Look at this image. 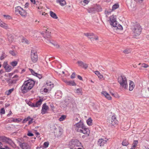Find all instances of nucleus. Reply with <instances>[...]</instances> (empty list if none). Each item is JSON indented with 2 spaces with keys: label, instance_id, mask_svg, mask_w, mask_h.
<instances>
[{
  "label": "nucleus",
  "instance_id": "1",
  "mask_svg": "<svg viewBox=\"0 0 149 149\" xmlns=\"http://www.w3.org/2000/svg\"><path fill=\"white\" fill-rule=\"evenodd\" d=\"M74 126L75 130L77 132L83 134H85L86 135L88 134L89 129L86 127L81 120H80L79 122L75 124Z\"/></svg>",
  "mask_w": 149,
  "mask_h": 149
},
{
  "label": "nucleus",
  "instance_id": "2",
  "mask_svg": "<svg viewBox=\"0 0 149 149\" xmlns=\"http://www.w3.org/2000/svg\"><path fill=\"white\" fill-rule=\"evenodd\" d=\"M35 83V81L31 79L25 81L21 87L22 93L24 94L26 93L33 87Z\"/></svg>",
  "mask_w": 149,
  "mask_h": 149
},
{
  "label": "nucleus",
  "instance_id": "3",
  "mask_svg": "<svg viewBox=\"0 0 149 149\" xmlns=\"http://www.w3.org/2000/svg\"><path fill=\"white\" fill-rule=\"evenodd\" d=\"M109 21L110 24L114 27L116 29H118L120 30L123 29V27L116 21V17L114 15H112L110 17Z\"/></svg>",
  "mask_w": 149,
  "mask_h": 149
},
{
  "label": "nucleus",
  "instance_id": "4",
  "mask_svg": "<svg viewBox=\"0 0 149 149\" xmlns=\"http://www.w3.org/2000/svg\"><path fill=\"white\" fill-rule=\"evenodd\" d=\"M133 35L135 37L139 36L141 33L142 28L139 24H136L132 26L131 28Z\"/></svg>",
  "mask_w": 149,
  "mask_h": 149
},
{
  "label": "nucleus",
  "instance_id": "5",
  "mask_svg": "<svg viewBox=\"0 0 149 149\" xmlns=\"http://www.w3.org/2000/svg\"><path fill=\"white\" fill-rule=\"evenodd\" d=\"M118 81L120 85V86L125 90H127L128 85L127 79L125 77L124 75H121L118 77Z\"/></svg>",
  "mask_w": 149,
  "mask_h": 149
},
{
  "label": "nucleus",
  "instance_id": "6",
  "mask_svg": "<svg viewBox=\"0 0 149 149\" xmlns=\"http://www.w3.org/2000/svg\"><path fill=\"white\" fill-rule=\"evenodd\" d=\"M0 140L3 142L8 143L14 148L16 147V145L11 139L9 138L4 136H0Z\"/></svg>",
  "mask_w": 149,
  "mask_h": 149
},
{
  "label": "nucleus",
  "instance_id": "7",
  "mask_svg": "<svg viewBox=\"0 0 149 149\" xmlns=\"http://www.w3.org/2000/svg\"><path fill=\"white\" fill-rule=\"evenodd\" d=\"M15 11L16 13H19L23 17H26L27 15L26 11L19 6L15 7Z\"/></svg>",
  "mask_w": 149,
  "mask_h": 149
},
{
  "label": "nucleus",
  "instance_id": "8",
  "mask_svg": "<svg viewBox=\"0 0 149 149\" xmlns=\"http://www.w3.org/2000/svg\"><path fill=\"white\" fill-rule=\"evenodd\" d=\"M31 59L33 63L37 62L38 60V56L36 51L33 49L31 51Z\"/></svg>",
  "mask_w": 149,
  "mask_h": 149
},
{
  "label": "nucleus",
  "instance_id": "9",
  "mask_svg": "<svg viewBox=\"0 0 149 149\" xmlns=\"http://www.w3.org/2000/svg\"><path fill=\"white\" fill-rule=\"evenodd\" d=\"M43 101V100L42 99H40L38 101L36 102V103L29 102L27 103V104L31 107H37L40 106Z\"/></svg>",
  "mask_w": 149,
  "mask_h": 149
},
{
  "label": "nucleus",
  "instance_id": "10",
  "mask_svg": "<svg viewBox=\"0 0 149 149\" xmlns=\"http://www.w3.org/2000/svg\"><path fill=\"white\" fill-rule=\"evenodd\" d=\"M85 35L88 38L90 39L91 40H98V36L95 35L93 33H85Z\"/></svg>",
  "mask_w": 149,
  "mask_h": 149
},
{
  "label": "nucleus",
  "instance_id": "11",
  "mask_svg": "<svg viewBox=\"0 0 149 149\" xmlns=\"http://www.w3.org/2000/svg\"><path fill=\"white\" fill-rule=\"evenodd\" d=\"M49 107L47 105L46 103H45L42 105V109L41 110V113L42 114H44L47 112L49 110Z\"/></svg>",
  "mask_w": 149,
  "mask_h": 149
},
{
  "label": "nucleus",
  "instance_id": "12",
  "mask_svg": "<svg viewBox=\"0 0 149 149\" xmlns=\"http://www.w3.org/2000/svg\"><path fill=\"white\" fill-rule=\"evenodd\" d=\"M108 140V139L106 138H105V139H99L98 141L97 145L100 146H103L104 144L107 143Z\"/></svg>",
  "mask_w": 149,
  "mask_h": 149
},
{
  "label": "nucleus",
  "instance_id": "13",
  "mask_svg": "<svg viewBox=\"0 0 149 149\" xmlns=\"http://www.w3.org/2000/svg\"><path fill=\"white\" fill-rule=\"evenodd\" d=\"M118 121L116 119V117L114 116H112L111 119V121L110 122V124L112 125H114L118 124Z\"/></svg>",
  "mask_w": 149,
  "mask_h": 149
},
{
  "label": "nucleus",
  "instance_id": "14",
  "mask_svg": "<svg viewBox=\"0 0 149 149\" xmlns=\"http://www.w3.org/2000/svg\"><path fill=\"white\" fill-rule=\"evenodd\" d=\"M73 141V139L72 140L70 141L69 142L68 144V146L70 148L72 149H82L81 148H76L75 147Z\"/></svg>",
  "mask_w": 149,
  "mask_h": 149
},
{
  "label": "nucleus",
  "instance_id": "15",
  "mask_svg": "<svg viewBox=\"0 0 149 149\" xmlns=\"http://www.w3.org/2000/svg\"><path fill=\"white\" fill-rule=\"evenodd\" d=\"M77 63L78 65L81 67L86 69L88 67V65L86 63H84L81 61H77Z\"/></svg>",
  "mask_w": 149,
  "mask_h": 149
},
{
  "label": "nucleus",
  "instance_id": "16",
  "mask_svg": "<svg viewBox=\"0 0 149 149\" xmlns=\"http://www.w3.org/2000/svg\"><path fill=\"white\" fill-rule=\"evenodd\" d=\"M22 149H31L30 146L26 142L19 146Z\"/></svg>",
  "mask_w": 149,
  "mask_h": 149
},
{
  "label": "nucleus",
  "instance_id": "17",
  "mask_svg": "<svg viewBox=\"0 0 149 149\" xmlns=\"http://www.w3.org/2000/svg\"><path fill=\"white\" fill-rule=\"evenodd\" d=\"M26 136L24 137L23 138H21L18 139H17V141L18 143L19 146L22 144H23L26 142V140L25 138H26Z\"/></svg>",
  "mask_w": 149,
  "mask_h": 149
},
{
  "label": "nucleus",
  "instance_id": "18",
  "mask_svg": "<svg viewBox=\"0 0 149 149\" xmlns=\"http://www.w3.org/2000/svg\"><path fill=\"white\" fill-rule=\"evenodd\" d=\"M102 94L103 95H104L105 97H106L107 99L109 100H111V97L110 95L106 92L105 91H102Z\"/></svg>",
  "mask_w": 149,
  "mask_h": 149
},
{
  "label": "nucleus",
  "instance_id": "19",
  "mask_svg": "<svg viewBox=\"0 0 149 149\" xmlns=\"http://www.w3.org/2000/svg\"><path fill=\"white\" fill-rule=\"evenodd\" d=\"M0 26L6 29L9 28L8 25L2 22L1 19L0 20Z\"/></svg>",
  "mask_w": 149,
  "mask_h": 149
},
{
  "label": "nucleus",
  "instance_id": "20",
  "mask_svg": "<svg viewBox=\"0 0 149 149\" xmlns=\"http://www.w3.org/2000/svg\"><path fill=\"white\" fill-rule=\"evenodd\" d=\"M0 26L6 29L9 28L8 25L2 22L1 19L0 20Z\"/></svg>",
  "mask_w": 149,
  "mask_h": 149
},
{
  "label": "nucleus",
  "instance_id": "21",
  "mask_svg": "<svg viewBox=\"0 0 149 149\" xmlns=\"http://www.w3.org/2000/svg\"><path fill=\"white\" fill-rule=\"evenodd\" d=\"M73 141L74 143L75 147L76 148H79V147L81 145V143L77 139L73 140Z\"/></svg>",
  "mask_w": 149,
  "mask_h": 149
},
{
  "label": "nucleus",
  "instance_id": "22",
  "mask_svg": "<svg viewBox=\"0 0 149 149\" xmlns=\"http://www.w3.org/2000/svg\"><path fill=\"white\" fill-rule=\"evenodd\" d=\"M134 87V83L132 81H130L129 83V90L130 91H132Z\"/></svg>",
  "mask_w": 149,
  "mask_h": 149
},
{
  "label": "nucleus",
  "instance_id": "23",
  "mask_svg": "<svg viewBox=\"0 0 149 149\" xmlns=\"http://www.w3.org/2000/svg\"><path fill=\"white\" fill-rule=\"evenodd\" d=\"M56 2L59 3L61 6H63L66 4V2L65 0H56Z\"/></svg>",
  "mask_w": 149,
  "mask_h": 149
},
{
  "label": "nucleus",
  "instance_id": "24",
  "mask_svg": "<svg viewBox=\"0 0 149 149\" xmlns=\"http://www.w3.org/2000/svg\"><path fill=\"white\" fill-rule=\"evenodd\" d=\"M21 120L19 119L14 118H11L9 119V120H8V121L10 123H11L12 122H19Z\"/></svg>",
  "mask_w": 149,
  "mask_h": 149
},
{
  "label": "nucleus",
  "instance_id": "25",
  "mask_svg": "<svg viewBox=\"0 0 149 149\" xmlns=\"http://www.w3.org/2000/svg\"><path fill=\"white\" fill-rule=\"evenodd\" d=\"M4 68L5 69L6 71L9 72L11 71L13 69L12 67L9 65H7L4 67Z\"/></svg>",
  "mask_w": 149,
  "mask_h": 149
},
{
  "label": "nucleus",
  "instance_id": "26",
  "mask_svg": "<svg viewBox=\"0 0 149 149\" xmlns=\"http://www.w3.org/2000/svg\"><path fill=\"white\" fill-rule=\"evenodd\" d=\"M65 82L68 85L70 86H75L76 84L74 81H65Z\"/></svg>",
  "mask_w": 149,
  "mask_h": 149
},
{
  "label": "nucleus",
  "instance_id": "27",
  "mask_svg": "<svg viewBox=\"0 0 149 149\" xmlns=\"http://www.w3.org/2000/svg\"><path fill=\"white\" fill-rule=\"evenodd\" d=\"M45 87L47 88H50L51 89L54 87L53 84H52L51 82H47L45 85Z\"/></svg>",
  "mask_w": 149,
  "mask_h": 149
},
{
  "label": "nucleus",
  "instance_id": "28",
  "mask_svg": "<svg viewBox=\"0 0 149 149\" xmlns=\"http://www.w3.org/2000/svg\"><path fill=\"white\" fill-rule=\"evenodd\" d=\"M50 16L54 19H57L58 18L56 14L52 11L50 12Z\"/></svg>",
  "mask_w": 149,
  "mask_h": 149
},
{
  "label": "nucleus",
  "instance_id": "29",
  "mask_svg": "<svg viewBox=\"0 0 149 149\" xmlns=\"http://www.w3.org/2000/svg\"><path fill=\"white\" fill-rule=\"evenodd\" d=\"M74 91L75 93H77L79 95L80 94L82 95V90L81 88H80L76 89Z\"/></svg>",
  "mask_w": 149,
  "mask_h": 149
},
{
  "label": "nucleus",
  "instance_id": "30",
  "mask_svg": "<svg viewBox=\"0 0 149 149\" xmlns=\"http://www.w3.org/2000/svg\"><path fill=\"white\" fill-rule=\"evenodd\" d=\"M55 96L56 98H60L61 97L62 94L60 91H58L56 93Z\"/></svg>",
  "mask_w": 149,
  "mask_h": 149
},
{
  "label": "nucleus",
  "instance_id": "31",
  "mask_svg": "<svg viewBox=\"0 0 149 149\" xmlns=\"http://www.w3.org/2000/svg\"><path fill=\"white\" fill-rule=\"evenodd\" d=\"M129 142L128 140L126 139H125L123 141L122 145L123 146H127L129 145Z\"/></svg>",
  "mask_w": 149,
  "mask_h": 149
},
{
  "label": "nucleus",
  "instance_id": "32",
  "mask_svg": "<svg viewBox=\"0 0 149 149\" xmlns=\"http://www.w3.org/2000/svg\"><path fill=\"white\" fill-rule=\"evenodd\" d=\"M94 72L95 74L98 76V78H99L102 79L103 78V76L100 74L99 71H95Z\"/></svg>",
  "mask_w": 149,
  "mask_h": 149
},
{
  "label": "nucleus",
  "instance_id": "33",
  "mask_svg": "<svg viewBox=\"0 0 149 149\" xmlns=\"http://www.w3.org/2000/svg\"><path fill=\"white\" fill-rule=\"evenodd\" d=\"M18 61H13L10 63V64L13 67L16 66L17 64Z\"/></svg>",
  "mask_w": 149,
  "mask_h": 149
},
{
  "label": "nucleus",
  "instance_id": "34",
  "mask_svg": "<svg viewBox=\"0 0 149 149\" xmlns=\"http://www.w3.org/2000/svg\"><path fill=\"white\" fill-rule=\"evenodd\" d=\"M92 120L91 118H89L86 121V122L87 124L89 125H92Z\"/></svg>",
  "mask_w": 149,
  "mask_h": 149
},
{
  "label": "nucleus",
  "instance_id": "35",
  "mask_svg": "<svg viewBox=\"0 0 149 149\" xmlns=\"http://www.w3.org/2000/svg\"><path fill=\"white\" fill-rule=\"evenodd\" d=\"M119 7V5L118 4H115L112 6V10H114L118 8Z\"/></svg>",
  "mask_w": 149,
  "mask_h": 149
},
{
  "label": "nucleus",
  "instance_id": "36",
  "mask_svg": "<svg viewBox=\"0 0 149 149\" xmlns=\"http://www.w3.org/2000/svg\"><path fill=\"white\" fill-rule=\"evenodd\" d=\"M14 90V88H12L6 91V94L8 95H9Z\"/></svg>",
  "mask_w": 149,
  "mask_h": 149
},
{
  "label": "nucleus",
  "instance_id": "37",
  "mask_svg": "<svg viewBox=\"0 0 149 149\" xmlns=\"http://www.w3.org/2000/svg\"><path fill=\"white\" fill-rule=\"evenodd\" d=\"M7 56V55L6 54H5L4 52H2V54L1 55L0 59L1 60H2L5 58Z\"/></svg>",
  "mask_w": 149,
  "mask_h": 149
},
{
  "label": "nucleus",
  "instance_id": "38",
  "mask_svg": "<svg viewBox=\"0 0 149 149\" xmlns=\"http://www.w3.org/2000/svg\"><path fill=\"white\" fill-rule=\"evenodd\" d=\"M29 70L32 75L35 76L37 75V73L34 71L32 69L29 68Z\"/></svg>",
  "mask_w": 149,
  "mask_h": 149
},
{
  "label": "nucleus",
  "instance_id": "39",
  "mask_svg": "<svg viewBox=\"0 0 149 149\" xmlns=\"http://www.w3.org/2000/svg\"><path fill=\"white\" fill-rule=\"evenodd\" d=\"M66 116L65 115L62 116L59 119V120L60 121H61L63 120L66 118Z\"/></svg>",
  "mask_w": 149,
  "mask_h": 149
},
{
  "label": "nucleus",
  "instance_id": "40",
  "mask_svg": "<svg viewBox=\"0 0 149 149\" xmlns=\"http://www.w3.org/2000/svg\"><path fill=\"white\" fill-rule=\"evenodd\" d=\"M138 143V141L137 140H134L132 144V146H134L135 147H136L137 144Z\"/></svg>",
  "mask_w": 149,
  "mask_h": 149
},
{
  "label": "nucleus",
  "instance_id": "41",
  "mask_svg": "<svg viewBox=\"0 0 149 149\" xmlns=\"http://www.w3.org/2000/svg\"><path fill=\"white\" fill-rule=\"evenodd\" d=\"M45 33L48 36H49L50 35L51 32H50L49 29H47L46 30Z\"/></svg>",
  "mask_w": 149,
  "mask_h": 149
},
{
  "label": "nucleus",
  "instance_id": "42",
  "mask_svg": "<svg viewBox=\"0 0 149 149\" xmlns=\"http://www.w3.org/2000/svg\"><path fill=\"white\" fill-rule=\"evenodd\" d=\"M4 72L3 70H0V79H1L3 77V74Z\"/></svg>",
  "mask_w": 149,
  "mask_h": 149
},
{
  "label": "nucleus",
  "instance_id": "43",
  "mask_svg": "<svg viewBox=\"0 0 149 149\" xmlns=\"http://www.w3.org/2000/svg\"><path fill=\"white\" fill-rule=\"evenodd\" d=\"M95 9H96L97 11H101L102 10L100 6H97V7H95Z\"/></svg>",
  "mask_w": 149,
  "mask_h": 149
},
{
  "label": "nucleus",
  "instance_id": "44",
  "mask_svg": "<svg viewBox=\"0 0 149 149\" xmlns=\"http://www.w3.org/2000/svg\"><path fill=\"white\" fill-rule=\"evenodd\" d=\"M49 145V142L48 141L45 142L43 144V145L45 148L48 147Z\"/></svg>",
  "mask_w": 149,
  "mask_h": 149
},
{
  "label": "nucleus",
  "instance_id": "45",
  "mask_svg": "<svg viewBox=\"0 0 149 149\" xmlns=\"http://www.w3.org/2000/svg\"><path fill=\"white\" fill-rule=\"evenodd\" d=\"M22 42L26 43L28 44L29 43V41L27 40V39L25 38H23L22 40Z\"/></svg>",
  "mask_w": 149,
  "mask_h": 149
},
{
  "label": "nucleus",
  "instance_id": "46",
  "mask_svg": "<svg viewBox=\"0 0 149 149\" xmlns=\"http://www.w3.org/2000/svg\"><path fill=\"white\" fill-rule=\"evenodd\" d=\"M51 90L50 88H48L46 87L44 89L43 91L45 93H47L49 91H50Z\"/></svg>",
  "mask_w": 149,
  "mask_h": 149
},
{
  "label": "nucleus",
  "instance_id": "47",
  "mask_svg": "<svg viewBox=\"0 0 149 149\" xmlns=\"http://www.w3.org/2000/svg\"><path fill=\"white\" fill-rule=\"evenodd\" d=\"M0 113L1 114H4L5 113V110L4 108H1L0 111Z\"/></svg>",
  "mask_w": 149,
  "mask_h": 149
},
{
  "label": "nucleus",
  "instance_id": "48",
  "mask_svg": "<svg viewBox=\"0 0 149 149\" xmlns=\"http://www.w3.org/2000/svg\"><path fill=\"white\" fill-rule=\"evenodd\" d=\"M3 16L6 19H10L11 18V17L9 15H4Z\"/></svg>",
  "mask_w": 149,
  "mask_h": 149
},
{
  "label": "nucleus",
  "instance_id": "49",
  "mask_svg": "<svg viewBox=\"0 0 149 149\" xmlns=\"http://www.w3.org/2000/svg\"><path fill=\"white\" fill-rule=\"evenodd\" d=\"M142 66L143 68H147L149 66L146 63H143L142 64Z\"/></svg>",
  "mask_w": 149,
  "mask_h": 149
},
{
  "label": "nucleus",
  "instance_id": "50",
  "mask_svg": "<svg viewBox=\"0 0 149 149\" xmlns=\"http://www.w3.org/2000/svg\"><path fill=\"white\" fill-rule=\"evenodd\" d=\"M123 52L126 54H127L130 52V50L128 49H126L123 51Z\"/></svg>",
  "mask_w": 149,
  "mask_h": 149
},
{
  "label": "nucleus",
  "instance_id": "51",
  "mask_svg": "<svg viewBox=\"0 0 149 149\" xmlns=\"http://www.w3.org/2000/svg\"><path fill=\"white\" fill-rule=\"evenodd\" d=\"M36 76L39 79H41L42 78V76L41 74L37 73V75H36Z\"/></svg>",
  "mask_w": 149,
  "mask_h": 149
},
{
  "label": "nucleus",
  "instance_id": "52",
  "mask_svg": "<svg viewBox=\"0 0 149 149\" xmlns=\"http://www.w3.org/2000/svg\"><path fill=\"white\" fill-rule=\"evenodd\" d=\"M31 119L30 117V116H28L27 118H25V119H24L23 120V121L24 123L26 122V121H27L29 120V119Z\"/></svg>",
  "mask_w": 149,
  "mask_h": 149
},
{
  "label": "nucleus",
  "instance_id": "53",
  "mask_svg": "<svg viewBox=\"0 0 149 149\" xmlns=\"http://www.w3.org/2000/svg\"><path fill=\"white\" fill-rule=\"evenodd\" d=\"M90 133V130H89V133H88V135H86V134H84V135L82 136V138L83 139H84L86 137L88 136L89 135Z\"/></svg>",
  "mask_w": 149,
  "mask_h": 149
},
{
  "label": "nucleus",
  "instance_id": "54",
  "mask_svg": "<svg viewBox=\"0 0 149 149\" xmlns=\"http://www.w3.org/2000/svg\"><path fill=\"white\" fill-rule=\"evenodd\" d=\"M27 135L29 136H32L34 135L33 134L30 132H28Z\"/></svg>",
  "mask_w": 149,
  "mask_h": 149
},
{
  "label": "nucleus",
  "instance_id": "55",
  "mask_svg": "<svg viewBox=\"0 0 149 149\" xmlns=\"http://www.w3.org/2000/svg\"><path fill=\"white\" fill-rule=\"evenodd\" d=\"M143 0H134L137 3H141L143 1Z\"/></svg>",
  "mask_w": 149,
  "mask_h": 149
},
{
  "label": "nucleus",
  "instance_id": "56",
  "mask_svg": "<svg viewBox=\"0 0 149 149\" xmlns=\"http://www.w3.org/2000/svg\"><path fill=\"white\" fill-rule=\"evenodd\" d=\"M52 44L56 48H58L59 47H60L59 45H58V44H56V43H52Z\"/></svg>",
  "mask_w": 149,
  "mask_h": 149
},
{
  "label": "nucleus",
  "instance_id": "57",
  "mask_svg": "<svg viewBox=\"0 0 149 149\" xmlns=\"http://www.w3.org/2000/svg\"><path fill=\"white\" fill-rule=\"evenodd\" d=\"M62 133L61 132V130H58V133L57 134H56V135L57 136H60V135H61V134Z\"/></svg>",
  "mask_w": 149,
  "mask_h": 149
},
{
  "label": "nucleus",
  "instance_id": "58",
  "mask_svg": "<svg viewBox=\"0 0 149 149\" xmlns=\"http://www.w3.org/2000/svg\"><path fill=\"white\" fill-rule=\"evenodd\" d=\"M10 53L13 56H14L15 55V52L13 51H10Z\"/></svg>",
  "mask_w": 149,
  "mask_h": 149
},
{
  "label": "nucleus",
  "instance_id": "59",
  "mask_svg": "<svg viewBox=\"0 0 149 149\" xmlns=\"http://www.w3.org/2000/svg\"><path fill=\"white\" fill-rule=\"evenodd\" d=\"M75 73L74 72H73L71 76V78L72 79H74L75 77Z\"/></svg>",
  "mask_w": 149,
  "mask_h": 149
},
{
  "label": "nucleus",
  "instance_id": "60",
  "mask_svg": "<svg viewBox=\"0 0 149 149\" xmlns=\"http://www.w3.org/2000/svg\"><path fill=\"white\" fill-rule=\"evenodd\" d=\"M110 93L112 96H114L115 97H118V95L117 93L114 94V93H113L111 92Z\"/></svg>",
  "mask_w": 149,
  "mask_h": 149
},
{
  "label": "nucleus",
  "instance_id": "61",
  "mask_svg": "<svg viewBox=\"0 0 149 149\" xmlns=\"http://www.w3.org/2000/svg\"><path fill=\"white\" fill-rule=\"evenodd\" d=\"M29 5V3H26L24 5V8H27L28 7Z\"/></svg>",
  "mask_w": 149,
  "mask_h": 149
},
{
  "label": "nucleus",
  "instance_id": "62",
  "mask_svg": "<svg viewBox=\"0 0 149 149\" xmlns=\"http://www.w3.org/2000/svg\"><path fill=\"white\" fill-rule=\"evenodd\" d=\"M83 1L86 4H87L89 2V0H84Z\"/></svg>",
  "mask_w": 149,
  "mask_h": 149
},
{
  "label": "nucleus",
  "instance_id": "63",
  "mask_svg": "<svg viewBox=\"0 0 149 149\" xmlns=\"http://www.w3.org/2000/svg\"><path fill=\"white\" fill-rule=\"evenodd\" d=\"M78 78L80 80H82V78L81 76L80 75H78L77 76Z\"/></svg>",
  "mask_w": 149,
  "mask_h": 149
},
{
  "label": "nucleus",
  "instance_id": "64",
  "mask_svg": "<svg viewBox=\"0 0 149 149\" xmlns=\"http://www.w3.org/2000/svg\"><path fill=\"white\" fill-rule=\"evenodd\" d=\"M34 4L36 3V1L35 0H30Z\"/></svg>",
  "mask_w": 149,
  "mask_h": 149
}]
</instances>
